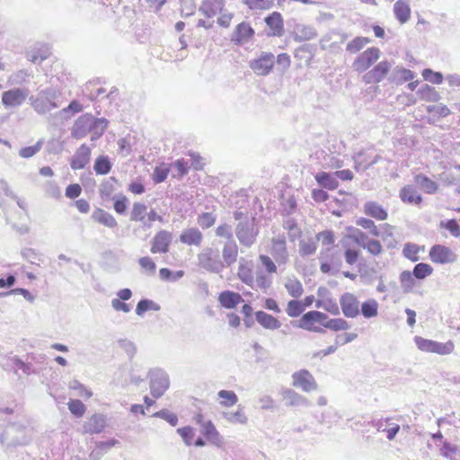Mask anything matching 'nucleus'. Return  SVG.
Returning a JSON list of instances; mask_svg holds the SVG:
<instances>
[{"label": "nucleus", "instance_id": "nucleus-1", "mask_svg": "<svg viewBox=\"0 0 460 460\" xmlns=\"http://www.w3.org/2000/svg\"><path fill=\"white\" fill-rule=\"evenodd\" d=\"M60 93L55 88L49 87L39 92L37 95L29 97L32 109L40 115H44L59 106L58 100Z\"/></svg>", "mask_w": 460, "mask_h": 460}, {"label": "nucleus", "instance_id": "nucleus-2", "mask_svg": "<svg viewBox=\"0 0 460 460\" xmlns=\"http://www.w3.org/2000/svg\"><path fill=\"white\" fill-rule=\"evenodd\" d=\"M199 266L205 270L218 274L225 269V264L220 259L219 251L207 247L198 254Z\"/></svg>", "mask_w": 460, "mask_h": 460}, {"label": "nucleus", "instance_id": "nucleus-3", "mask_svg": "<svg viewBox=\"0 0 460 460\" xmlns=\"http://www.w3.org/2000/svg\"><path fill=\"white\" fill-rule=\"evenodd\" d=\"M29 443V438L24 435L23 429L8 426L0 434V444L5 447V450H11L20 446H25Z\"/></svg>", "mask_w": 460, "mask_h": 460}, {"label": "nucleus", "instance_id": "nucleus-4", "mask_svg": "<svg viewBox=\"0 0 460 460\" xmlns=\"http://www.w3.org/2000/svg\"><path fill=\"white\" fill-rule=\"evenodd\" d=\"M150 393L158 399L164 394L170 386L168 374L162 368H154L148 372Z\"/></svg>", "mask_w": 460, "mask_h": 460}, {"label": "nucleus", "instance_id": "nucleus-5", "mask_svg": "<svg viewBox=\"0 0 460 460\" xmlns=\"http://www.w3.org/2000/svg\"><path fill=\"white\" fill-rule=\"evenodd\" d=\"M259 230L255 226L254 219H245L240 221L235 227V235L239 243L245 246L251 247L256 241Z\"/></svg>", "mask_w": 460, "mask_h": 460}, {"label": "nucleus", "instance_id": "nucleus-6", "mask_svg": "<svg viewBox=\"0 0 460 460\" xmlns=\"http://www.w3.org/2000/svg\"><path fill=\"white\" fill-rule=\"evenodd\" d=\"M381 51L376 47L367 49L359 54L352 63V68L358 73L367 71L380 58Z\"/></svg>", "mask_w": 460, "mask_h": 460}, {"label": "nucleus", "instance_id": "nucleus-7", "mask_svg": "<svg viewBox=\"0 0 460 460\" xmlns=\"http://www.w3.org/2000/svg\"><path fill=\"white\" fill-rule=\"evenodd\" d=\"M275 64V56L271 52H261L257 58L249 62L250 68L260 76L270 74Z\"/></svg>", "mask_w": 460, "mask_h": 460}, {"label": "nucleus", "instance_id": "nucleus-8", "mask_svg": "<svg viewBox=\"0 0 460 460\" xmlns=\"http://www.w3.org/2000/svg\"><path fill=\"white\" fill-rule=\"evenodd\" d=\"M27 88H13L2 93L1 102L6 109L17 108L22 105L29 96Z\"/></svg>", "mask_w": 460, "mask_h": 460}, {"label": "nucleus", "instance_id": "nucleus-9", "mask_svg": "<svg viewBox=\"0 0 460 460\" xmlns=\"http://www.w3.org/2000/svg\"><path fill=\"white\" fill-rule=\"evenodd\" d=\"M392 68V63L383 60L377 63L372 69L364 74L362 79L367 84L382 82Z\"/></svg>", "mask_w": 460, "mask_h": 460}, {"label": "nucleus", "instance_id": "nucleus-10", "mask_svg": "<svg viewBox=\"0 0 460 460\" xmlns=\"http://www.w3.org/2000/svg\"><path fill=\"white\" fill-rule=\"evenodd\" d=\"M342 314L347 318H356L360 314V302L358 297L349 292H345L340 297Z\"/></svg>", "mask_w": 460, "mask_h": 460}, {"label": "nucleus", "instance_id": "nucleus-11", "mask_svg": "<svg viewBox=\"0 0 460 460\" xmlns=\"http://www.w3.org/2000/svg\"><path fill=\"white\" fill-rule=\"evenodd\" d=\"M270 254L279 266L285 265L289 260L285 236L274 237L271 240Z\"/></svg>", "mask_w": 460, "mask_h": 460}, {"label": "nucleus", "instance_id": "nucleus-12", "mask_svg": "<svg viewBox=\"0 0 460 460\" xmlns=\"http://www.w3.org/2000/svg\"><path fill=\"white\" fill-rule=\"evenodd\" d=\"M293 386L301 388L304 392L317 390V384L313 375L306 369H301L292 374Z\"/></svg>", "mask_w": 460, "mask_h": 460}, {"label": "nucleus", "instance_id": "nucleus-13", "mask_svg": "<svg viewBox=\"0 0 460 460\" xmlns=\"http://www.w3.org/2000/svg\"><path fill=\"white\" fill-rule=\"evenodd\" d=\"M430 260L435 263L447 264L456 261L457 255L448 247L435 244L429 250Z\"/></svg>", "mask_w": 460, "mask_h": 460}, {"label": "nucleus", "instance_id": "nucleus-14", "mask_svg": "<svg viewBox=\"0 0 460 460\" xmlns=\"http://www.w3.org/2000/svg\"><path fill=\"white\" fill-rule=\"evenodd\" d=\"M172 241V234L166 230H160L155 234L151 242L152 253H166Z\"/></svg>", "mask_w": 460, "mask_h": 460}, {"label": "nucleus", "instance_id": "nucleus-15", "mask_svg": "<svg viewBox=\"0 0 460 460\" xmlns=\"http://www.w3.org/2000/svg\"><path fill=\"white\" fill-rule=\"evenodd\" d=\"M93 122V116L85 113L80 116L74 123L72 128V137L76 139L84 137L92 129V123Z\"/></svg>", "mask_w": 460, "mask_h": 460}, {"label": "nucleus", "instance_id": "nucleus-16", "mask_svg": "<svg viewBox=\"0 0 460 460\" xmlns=\"http://www.w3.org/2000/svg\"><path fill=\"white\" fill-rule=\"evenodd\" d=\"M237 275L239 279L247 286L254 288V274H253V263L252 261H246L241 258L239 261V268Z\"/></svg>", "mask_w": 460, "mask_h": 460}, {"label": "nucleus", "instance_id": "nucleus-17", "mask_svg": "<svg viewBox=\"0 0 460 460\" xmlns=\"http://www.w3.org/2000/svg\"><path fill=\"white\" fill-rule=\"evenodd\" d=\"M91 150L83 144L75 152L71 159L70 165L74 170H80L86 166L90 161Z\"/></svg>", "mask_w": 460, "mask_h": 460}, {"label": "nucleus", "instance_id": "nucleus-18", "mask_svg": "<svg viewBox=\"0 0 460 460\" xmlns=\"http://www.w3.org/2000/svg\"><path fill=\"white\" fill-rule=\"evenodd\" d=\"M403 203L419 206L422 202V196L413 185H405L399 192Z\"/></svg>", "mask_w": 460, "mask_h": 460}, {"label": "nucleus", "instance_id": "nucleus-19", "mask_svg": "<svg viewBox=\"0 0 460 460\" xmlns=\"http://www.w3.org/2000/svg\"><path fill=\"white\" fill-rule=\"evenodd\" d=\"M394 227L389 224H382L374 233V236L380 237L388 249L394 248L397 241L394 235Z\"/></svg>", "mask_w": 460, "mask_h": 460}, {"label": "nucleus", "instance_id": "nucleus-20", "mask_svg": "<svg viewBox=\"0 0 460 460\" xmlns=\"http://www.w3.org/2000/svg\"><path fill=\"white\" fill-rule=\"evenodd\" d=\"M201 434L212 445L220 447L223 444V438L211 420H207L200 429Z\"/></svg>", "mask_w": 460, "mask_h": 460}, {"label": "nucleus", "instance_id": "nucleus-21", "mask_svg": "<svg viewBox=\"0 0 460 460\" xmlns=\"http://www.w3.org/2000/svg\"><path fill=\"white\" fill-rule=\"evenodd\" d=\"M179 240L187 245L199 246L203 240V234L197 227H191L183 230Z\"/></svg>", "mask_w": 460, "mask_h": 460}, {"label": "nucleus", "instance_id": "nucleus-22", "mask_svg": "<svg viewBox=\"0 0 460 460\" xmlns=\"http://www.w3.org/2000/svg\"><path fill=\"white\" fill-rule=\"evenodd\" d=\"M364 213L376 220H385L388 217L385 208L376 201H367L364 204Z\"/></svg>", "mask_w": 460, "mask_h": 460}, {"label": "nucleus", "instance_id": "nucleus-23", "mask_svg": "<svg viewBox=\"0 0 460 460\" xmlns=\"http://www.w3.org/2000/svg\"><path fill=\"white\" fill-rule=\"evenodd\" d=\"M106 426V419L102 414H94L90 420L84 425V430L85 433L99 434Z\"/></svg>", "mask_w": 460, "mask_h": 460}, {"label": "nucleus", "instance_id": "nucleus-24", "mask_svg": "<svg viewBox=\"0 0 460 460\" xmlns=\"http://www.w3.org/2000/svg\"><path fill=\"white\" fill-rule=\"evenodd\" d=\"M394 13L400 23H406L411 17L409 0H397L394 4Z\"/></svg>", "mask_w": 460, "mask_h": 460}, {"label": "nucleus", "instance_id": "nucleus-25", "mask_svg": "<svg viewBox=\"0 0 460 460\" xmlns=\"http://www.w3.org/2000/svg\"><path fill=\"white\" fill-rule=\"evenodd\" d=\"M218 301L223 307L232 309L238 304L243 302V299L239 293L226 290L219 294Z\"/></svg>", "mask_w": 460, "mask_h": 460}, {"label": "nucleus", "instance_id": "nucleus-26", "mask_svg": "<svg viewBox=\"0 0 460 460\" xmlns=\"http://www.w3.org/2000/svg\"><path fill=\"white\" fill-rule=\"evenodd\" d=\"M317 36L316 30L310 25L296 24L294 29V39L297 42L310 40Z\"/></svg>", "mask_w": 460, "mask_h": 460}, {"label": "nucleus", "instance_id": "nucleus-27", "mask_svg": "<svg viewBox=\"0 0 460 460\" xmlns=\"http://www.w3.org/2000/svg\"><path fill=\"white\" fill-rule=\"evenodd\" d=\"M238 247L234 240L226 242L223 247L222 256L225 268L231 266L237 260Z\"/></svg>", "mask_w": 460, "mask_h": 460}, {"label": "nucleus", "instance_id": "nucleus-28", "mask_svg": "<svg viewBox=\"0 0 460 460\" xmlns=\"http://www.w3.org/2000/svg\"><path fill=\"white\" fill-rule=\"evenodd\" d=\"M267 26L272 31L274 36H281L284 32L282 15L279 12H273L265 18Z\"/></svg>", "mask_w": 460, "mask_h": 460}, {"label": "nucleus", "instance_id": "nucleus-29", "mask_svg": "<svg viewBox=\"0 0 460 460\" xmlns=\"http://www.w3.org/2000/svg\"><path fill=\"white\" fill-rule=\"evenodd\" d=\"M224 7V0H203L199 7L206 17L211 18L217 15Z\"/></svg>", "mask_w": 460, "mask_h": 460}, {"label": "nucleus", "instance_id": "nucleus-30", "mask_svg": "<svg viewBox=\"0 0 460 460\" xmlns=\"http://www.w3.org/2000/svg\"><path fill=\"white\" fill-rule=\"evenodd\" d=\"M414 77L415 73L413 71L402 66H396L389 76V81L395 83L396 84H402L412 80Z\"/></svg>", "mask_w": 460, "mask_h": 460}, {"label": "nucleus", "instance_id": "nucleus-31", "mask_svg": "<svg viewBox=\"0 0 460 460\" xmlns=\"http://www.w3.org/2000/svg\"><path fill=\"white\" fill-rule=\"evenodd\" d=\"M255 319L265 329L277 330L281 326L280 322L276 317L264 311H257L255 313Z\"/></svg>", "mask_w": 460, "mask_h": 460}, {"label": "nucleus", "instance_id": "nucleus-32", "mask_svg": "<svg viewBox=\"0 0 460 460\" xmlns=\"http://www.w3.org/2000/svg\"><path fill=\"white\" fill-rule=\"evenodd\" d=\"M314 178L318 184L321 185L323 188L332 190L337 189L339 186V181H337L335 172L331 173L321 172L316 173Z\"/></svg>", "mask_w": 460, "mask_h": 460}, {"label": "nucleus", "instance_id": "nucleus-33", "mask_svg": "<svg viewBox=\"0 0 460 460\" xmlns=\"http://www.w3.org/2000/svg\"><path fill=\"white\" fill-rule=\"evenodd\" d=\"M222 417L229 423L232 424H242L245 425L248 422V417L246 416L243 407L238 405L235 411H223Z\"/></svg>", "mask_w": 460, "mask_h": 460}, {"label": "nucleus", "instance_id": "nucleus-34", "mask_svg": "<svg viewBox=\"0 0 460 460\" xmlns=\"http://www.w3.org/2000/svg\"><path fill=\"white\" fill-rule=\"evenodd\" d=\"M254 34V30L246 22L239 23L234 32L233 40L243 43L250 40Z\"/></svg>", "mask_w": 460, "mask_h": 460}, {"label": "nucleus", "instance_id": "nucleus-35", "mask_svg": "<svg viewBox=\"0 0 460 460\" xmlns=\"http://www.w3.org/2000/svg\"><path fill=\"white\" fill-rule=\"evenodd\" d=\"M415 183L427 194H434L438 189L436 181L429 179L428 176L420 173L414 177Z\"/></svg>", "mask_w": 460, "mask_h": 460}, {"label": "nucleus", "instance_id": "nucleus-36", "mask_svg": "<svg viewBox=\"0 0 460 460\" xmlns=\"http://www.w3.org/2000/svg\"><path fill=\"white\" fill-rule=\"evenodd\" d=\"M254 280L256 288L261 289L263 293H267L273 283L272 276L265 273L261 270L256 271Z\"/></svg>", "mask_w": 460, "mask_h": 460}, {"label": "nucleus", "instance_id": "nucleus-37", "mask_svg": "<svg viewBox=\"0 0 460 460\" xmlns=\"http://www.w3.org/2000/svg\"><path fill=\"white\" fill-rule=\"evenodd\" d=\"M93 217L96 222H98L109 228H114L118 226V223H117L115 217L109 212H107L103 209H101V208L94 211Z\"/></svg>", "mask_w": 460, "mask_h": 460}, {"label": "nucleus", "instance_id": "nucleus-38", "mask_svg": "<svg viewBox=\"0 0 460 460\" xmlns=\"http://www.w3.org/2000/svg\"><path fill=\"white\" fill-rule=\"evenodd\" d=\"M284 398L288 401V404L291 406L308 407L310 405V402L305 397L291 389L285 392Z\"/></svg>", "mask_w": 460, "mask_h": 460}, {"label": "nucleus", "instance_id": "nucleus-39", "mask_svg": "<svg viewBox=\"0 0 460 460\" xmlns=\"http://www.w3.org/2000/svg\"><path fill=\"white\" fill-rule=\"evenodd\" d=\"M360 313L367 318H373L378 314V303L374 298H369L360 305Z\"/></svg>", "mask_w": 460, "mask_h": 460}, {"label": "nucleus", "instance_id": "nucleus-40", "mask_svg": "<svg viewBox=\"0 0 460 460\" xmlns=\"http://www.w3.org/2000/svg\"><path fill=\"white\" fill-rule=\"evenodd\" d=\"M317 240L315 237H310L299 242V254L302 257H307L315 253L317 250Z\"/></svg>", "mask_w": 460, "mask_h": 460}, {"label": "nucleus", "instance_id": "nucleus-41", "mask_svg": "<svg viewBox=\"0 0 460 460\" xmlns=\"http://www.w3.org/2000/svg\"><path fill=\"white\" fill-rule=\"evenodd\" d=\"M217 396L221 399L219 404L225 408L232 407L238 402V396L231 390H220L217 393Z\"/></svg>", "mask_w": 460, "mask_h": 460}, {"label": "nucleus", "instance_id": "nucleus-42", "mask_svg": "<svg viewBox=\"0 0 460 460\" xmlns=\"http://www.w3.org/2000/svg\"><path fill=\"white\" fill-rule=\"evenodd\" d=\"M371 42L367 37L358 36L349 41L346 45V51L350 54H356L364 49L366 45Z\"/></svg>", "mask_w": 460, "mask_h": 460}, {"label": "nucleus", "instance_id": "nucleus-43", "mask_svg": "<svg viewBox=\"0 0 460 460\" xmlns=\"http://www.w3.org/2000/svg\"><path fill=\"white\" fill-rule=\"evenodd\" d=\"M417 94L421 100L427 102H438L440 99V94L436 89L429 84L422 85L418 91Z\"/></svg>", "mask_w": 460, "mask_h": 460}, {"label": "nucleus", "instance_id": "nucleus-44", "mask_svg": "<svg viewBox=\"0 0 460 460\" xmlns=\"http://www.w3.org/2000/svg\"><path fill=\"white\" fill-rule=\"evenodd\" d=\"M317 321L315 311H309L302 315L296 326L303 330L309 331L316 326L315 323H317Z\"/></svg>", "mask_w": 460, "mask_h": 460}, {"label": "nucleus", "instance_id": "nucleus-45", "mask_svg": "<svg viewBox=\"0 0 460 460\" xmlns=\"http://www.w3.org/2000/svg\"><path fill=\"white\" fill-rule=\"evenodd\" d=\"M413 274L408 270H404L400 274L401 287L404 293L412 291L416 281Z\"/></svg>", "mask_w": 460, "mask_h": 460}, {"label": "nucleus", "instance_id": "nucleus-46", "mask_svg": "<svg viewBox=\"0 0 460 460\" xmlns=\"http://www.w3.org/2000/svg\"><path fill=\"white\" fill-rule=\"evenodd\" d=\"M146 215H147V207L141 202H135L130 212V220L143 222Z\"/></svg>", "mask_w": 460, "mask_h": 460}, {"label": "nucleus", "instance_id": "nucleus-47", "mask_svg": "<svg viewBox=\"0 0 460 460\" xmlns=\"http://www.w3.org/2000/svg\"><path fill=\"white\" fill-rule=\"evenodd\" d=\"M161 307L158 304L153 300L144 298L137 303L136 307V314L138 316H143L144 314L148 310L159 311Z\"/></svg>", "mask_w": 460, "mask_h": 460}, {"label": "nucleus", "instance_id": "nucleus-48", "mask_svg": "<svg viewBox=\"0 0 460 460\" xmlns=\"http://www.w3.org/2000/svg\"><path fill=\"white\" fill-rule=\"evenodd\" d=\"M93 169L97 174L105 175L110 172L111 164L107 156H99L94 163Z\"/></svg>", "mask_w": 460, "mask_h": 460}, {"label": "nucleus", "instance_id": "nucleus-49", "mask_svg": "<svg viewBox=\"0 0 460 460\" xmlns=\"http://www.w3.org/2000/svg\"><path fill=\"white\" fill-rule=\"evenodd\" d=\"M315 239L317 240V243L321 241L322 245L326 246V252L331 250V247L334 244L335 242L334 234L331 230H325L318 233L315 235Z\"/></svg>", "mask_w": 460, "mask_h": 460}, {"label": "nucleus", "instance_id": "nucleus-50", "mask_svg": "<svg viewBox=\"0 0 460 460\" xmlns=\"http://www.w3.org/2000/svg\"><path fill=\"white\" fill-rule=\"evenodd\" d=\"M285 288L288 290V294L295 298L299 297L304 291L302 283L296 279H289L286 282Z\"/></svg>", "mask_w": 460, "mask_h": 460}, {"label": "nucleus", "instance_id": "nucleus-51", "mask_svg": "<svg viewBox=\"0 0 460 460\" xmlns=\"http://www.w3.org/2000/svg\"><path fill=\"white\" fill-rule=\"evenodd\" d=\"M455 349V344L452 341H447V342H434L433 352L438 355L445 356L451 354Z\"/></svg>", "mask_w": 460, "mask_h": 460}, {"label": "nucleus", "instance_id": "nucleus-52", "mask_svg": "<svg viewBox=\"0 0 460 460\" xmlns=\"http://www.w3.org/2000/svg\"><path fill=\"white\" fill-rule=\"evenodd\" d=\"M42 146H43V139H39L36 142V144L33 146L22 147L19 150V155L22 158H26V159L31 158L41 150Z\"/></svg>", "mask_w": 460, "mask_h": 460}, {"label": "nucleus", "instance_id": "nucleus-53", "mask_svg": "<svg viewBox=\"0 0 460 460\" xmlns=\"http://www.w3.org/2000/svg\"><path fill=\"white\" fill-rule=\"evenodd\" d=\"M108 126V120L104 118L96 119L93 117V122L92 123L91 132L93 133V138L100 137L105 131Z\"/></svg>", "mask_w": 460, "mask_h": 460}, {"label": "nucleus", "instance_id": "nucleus-54", "mask_svg": "<svg viewBox=\"0 0 460 460\" xmlns=\"http://www.w3.org/2000/svg\"><path fill=\"white\" fill-rule=\"evenodd\" d=\"M433 271L432 267L429 264L420 262L414 266L412 274L418 279H424L429 276Z\"/></svg>", "mask_w": 460, "mask_h": 460}, {"label": "nucleus", "instance_id": "nucleus-55", "mask_svg": "<svg viewBox=\"0 0 460 460\" xmlns=\"http://www.w3.org/2000/svg\"><path fill=\"white\" fill-rule=\"evenodd\" d=\"M325 328L334 332L346 331L350 328L349 323L342 318H333L327 321Z\"/></svg>", "mask_w": 460, "mask_h": 460}, {"label": "nucleus", "instance_id": "nucleus-56", "mask_svg": "<svg viewBox=\"0 0 460 460\" xmlns=\"http://www.w3.org/2000/svg\"><path fill=\"white\" fill-rule=\"evenodd\" d=\"M160 278L165 281L175 282L181 279L184 275L183 270L172 271L167 268H162L159 270Z\"/></svg>", "mask_w": 460, "mask_h": 460}, {"label": "nucleus", "instance_id": "nucleus-57", "mask_svg": "<svg viewBox=\"0 0 460 460\" xmlns=\"http://www.w3.org/2000/svg\"><path fill=\"white\" fill-rule=\"evenodd\" d=\"M286 311L288 316L297 317L305 311V306L301 301L294 299L288 303Z\"/></svg>", "mask_w": 460, "mask_h": 460}, {"label": "nucleus", "instance_id": "nucleus-58", "mask_svg": "<svg viewBox=\"0 0 460 460\" xmlns=\"http://www.w3.org/2000/svg\"><path fill=\"white\" fill-rule=\"evenodd\" d=\"M414 342H415L416 347L420 350H421L423 352H427V353H432L433 352V348H434L435 341L425 339V338L420 337V336H415L414 337Z\"/></svg>", "mask_w": 460, "mask_h": 460}, {"label": "nucleus", "instance_id": "nucleus-59", "mask_svg": "<svg viewBox=\"0 0 460 460\" xmlns=\"http://www.w3.org/2000/svg\"><path fill=\"white\" fill-rule=\"evenodd\" d=\"M155 418H160L167 421L171 426L175 427L178 424V416L171 412L170 411L164 409L159 411H156L153 414Z\"/></svg>", "mask_w": 460, "mask_h": 460}, {"label": "nucleus", "instance_id": "nucleus-60", "mask_svg": "<svg viewBox=\"0 0 460 460\" xmlns=\"http://www.w3.org/2000/svg\"><path fill=\"white\" fill-rule=\"evenodd\" d=\"M70 412L77 418L82 417L85 412V405L77 399H71L68 403Z\"/></svg>", "mask_w": 460, "mask_h": 460}, {"label": "nucleus", "instance_id": "nucleus-61", "mask_svg": "<svg viewBox=\"0 0 460 460\" xmlns=\"http://www.w3.org/2000/svg\"><path fill=\"white\" fill-rule=\"evenodd\" d=\"M251 10H268L272 6V1L269 0H243Z\"/></svg>", "mask_w": 460, "mask_h": 460}, {"label": "nucleus", "instance_id": "nucleus-62", "mask_svg": "<svg viewBox=\"0 0 460 460\" xmlns=\"http://www.w3.org/2000/svg\"><path fill=\"white\" fill-rule=\"evenodd\" d=\"M112 199L114 200V210L119 215L124 214L128 206V198L123 195H116L112 198Z\"/></svg>", "mask_w": 460, "mask_h": 460}, {"label": "nucleus", "instance_id": "nucleus-63", "mask_svg": "<svg viewBox=\"0 0 460 460\" xmlns=\"http://www.w3.org/2000/svg\"><path fill=\"white\" fill-rule=\"evenodd\" d=\"M283 227L288 231V234L291 240H294L300 234L296 221L292 217H288L283 221Z\"/></svg>", "mask_w": 460, "mask_h": 460}, {"label": "nucleus", "instance_id": "nucleus-64", "mask_svg": "<svg viewBox=\"0 0 460 460\" xmlns=\"http://www.w3.org/2000/svg\"><path fill=\"white\" fill-rule=\"evenodd\" d=\"M422 76L424 80L432 84H439L443 82V75L440 72H435L429 68H425L422 71Z\"/></svg>", "mask_w": 460, "mask_h": 460}]
</instances>
